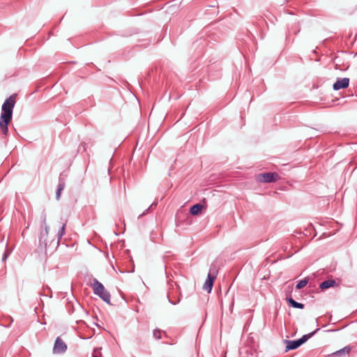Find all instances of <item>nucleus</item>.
Wrapping results in <instances>:
<instances>
[{
	"label": "nucleus",
	"instance_id": "16",
	"mask_svg": "<svg viewBox=\"0 0 357 357\" xmlns=\"http://www.w3.org/2000/svg\"><path fill=\"white\" fill-rule=\"evenodd\" d=\"M160 334H161V331L158 329V328L153 330V335L157 340L161 339V335Z\"/></svg>",
	"mask_w": 357,
	"mask_h": 357
},
{
	"label": "nucleus",
	"instance_id": "10",
	"mask_svg": "<svg viewBox=\"0 0 357 357\" xmlns=\"http://www.w3.org/2000/svg\"><path fill=\"white\" fill-rule=\"evenodd\" d=\"M335 285H337L335 280L331 279V280H327L322 282L319 284V287L321 289H327L330 287H335Z\"/></svg>",
	"mask_w": 357,
	"mask_h": 357
},
{
	"label": "nucleus",
	"instance_id": "9",
	"mask_svg": "<svg viewBox=\"0 0 357 357\" xmlns=\"http://www.w3.org/2000/svg\"><path fill=\"white\" fill-rule=\"evenodd\" d=\"M287 343L286 345V351L293 350L298 348L300 346H301V344L300 341L298 340H286Z\"/></svg>",
	"mask_w": 357,
	"mask_h": 357
},
{
	"label": "nucleus",
	"instance_id": "22",
	"mask_svg": "<svg viewBox=\"0 0 357 357\" xmlns=\"http://www.w3.org/2000/svg\"><path fill=\"white\" fill-rule=\"evenodd\" d=\"M169 301L172 304H173V305H176V304H177V303H178L179 300H178V301H171V299L169 298Z\"/></svg>",
	"mask_w": 357,
	"mask_h": 357
},
{
	"label": "nucleus",
	"instance_id": "21",
	"mask_svg": "<svg viewBox=\"0 0 357 357\" xmlns=\"http://www.w3.org/2000/svg\"><path fill=\"white\" fill-rule=\"evenodd\" d=\"M81 147L83 148L84 151H86L87 149V144L84 142L82 143V144L80 145V146L79 148V151L81 149Z\"/></svg>",
	"mask_w": 357,
	"mask_h": 357
},
{
	"label": "nucleus",
	"instance_id": "6",
	"mask_svg": "<svg viewBox=\"0 0 357 357\" xmlns=\"http://www.w3.org/2000/svg\"><path fill=\"white\" fill-rule=\"evenodd\" d=\"M349 84V78H337L336 82L333 84V89L335 91H338L342 89H346Z\"/></svg>",
	"mask_w": 357,
	"mask_h": 357
},
{
	"label": "nucleus",
	"instance_id": "14",
	"mask_svg": "<svg viewBox=\"0 0 357 357\" xmlns=\"http://www.w3.org/2000/svg\"><path fill=\"white\" fill-rule=\"evenodd\" d=\"M66 223H63L62 224V226L61 227V229H59V231H58V234H57V238H58V241H57V243H56V245H58L59 244V241L61 240V238L64 236L65 234V231H66Z\"/></svg>",
	"mask_w": 357,
	"mask_h": 357
},
{
	"label": "nucleus",
	"instance_id": "1",
	"mask_svg": "<svg viewBox=\"0 0 357 357\" xmlns=\"http://www.w3.org/2000/svg\"><path fill=\"white\" fill-rule=\"evenodd\" d=\"M17 94L14 93L7 98L1 107L0 116V133L6 135L8 131V126L12 120L13 111L16 102Z\"/></svg>",
	"mask_w": 357,
	"mask_h": 357
},
{
	"label": "nucleus",
	"instance_id": "4",
	"mask_svg": "<svg viewBox=\"0 0 357 357\" xmlns=\"http://www.w3.org/2000/svg\"><path fill=\"white\" fill-rule=\"evenodd\" d=\"M280 178L276 172H267L258 175V181L263 183H272L276 181Z\"/></svg>",
	"mask_w": 357,
	"mask_h": 357
},
{
	"label": "nucleus",
	"instance_id": "11",
	"mask_svg": "<svg viewBox=\"0 0 357 357\" xmlns=\"http://www.w3.org/2000/svg\"><path fill=\"white\" fill-rule=\"evenodd\" d=\"M203 205L201 204H196L192 205L190 208V213L192 215H197L203 208Z\"/></svg>",
	"mask_w": 357,
	"mask_h": 357
},
{
	"label": "nucleus",
	"instance_id": "19",
	"mask_svg": "<svg viewBox=\"0 0 357 357\" xmlns=\"http://www.w3.org/2000/svg\"><path fill=\"white\" fill-rule=\"evenodd\" d=\"M64 187H65L64 182H62V181H60V182H59V183L58 185V188H57L59 189V190H63Z\"/></svg>",
	"mask_w": 357,
	"mask_h": 357
},
{
	"label": "nucleus",
	"instance_id": "7",
	"mask_svg": "<svg viewBox=\"0 0 357 357\" xmlns=\"http://www.w3.org/2000/svg\"><path fill=\"white\" fill-rule=\"evenodd\" d=\"M215 278H216V275H212L211 273L210 272L208 274L207 278H206L205 283L203 286V289L204 290L207 291L208 293H210L213 288V282Z\"/></svg>",
	"mask_w": 357,
	"mask_h": 357
},
{
	"label": "nucleus",
	"instance_id": "18",
	"mask_svg": "<svg viewBox=\"0 0 357 357\" xmlns=\"http://www.w3.org/2000/svg\"><path fill=\"white\" fill-rule=\"evenodd\" d=\"M10 254V252L8 251L7 249H6L4 253L2 256V259H1L2 261H5L7 259V258L8 257Z\"/></svg>",
	"mask_w": 357,
	"mask_h": 357
},
{
	"label": "nucleus",
	"instance_id": "5",
	"mask_svg": "<svg viewBox=\"0 0 357 357\" xmlns=\"http://www.w3.org/2000/svg\"><path fill=\"white\" fill-rule=\"evenodd\" d=\"M67 350L66 344L60 338L57 337L55 340L53 352L54 354H63Z\"/></svg>",
	"mask_w": 357,
	"mask_h": 357
},
{
	"label": "nucleus",
	"instance_id": "8",
	"mask_svg": "<svg viewBox=\"0 0 357 357\" xmlns=\"http://www.w3.org/2000/svg\"><path fill=\"white\" fill-rule=\"evenodd\" d=\"M351 350V347L350 346H346L344 348L333 353L332 356L333 357H347Z\"/></svg>",
	"mask_w": 357,
	"mask_h": 357
},
{
	"label": "nucleus",
	"instance_id": "12",
	"mask_svg": "<svg viewBox=\"0 0 357 357\" xmlns=\"http://www.w3.org/2000/svg\"><path fill=\"white\" fill-rule=\"evenodd\" d=\"M287 301L288 303L294 308H298V309H303L304 305L301 303H298L296 301H294L292 298H287Z\"/></svg>",
	"mask_w": 357,
	"mask_h": 357
},
{
	"label": "nucleus",
	"instance_id": "23",
	"mask_svg": "<svg viewBox=\"0 0 357 357\" xmlns=\"http://www.w3.org/2000/svg\"><path fill=\"white\" fill-rule=\"evenodd\" d=\"M92 357H98V356L95 355V354H93L92 355Z\"/></svg>",
	"mask_w": 357,
	"mask_h": 357
},
{
	"label": "nucleus",
	"instance_id": "13",
	"mask_svg": "<svg viewBox=\"0 0 357 357\" xmlns=\"http://www.w3.org/2000/svg\"><path fill=\"white\" fill-rule=\"evenodd\" d=\"M319 331V328H317L315 331H314L312 333H310L308 334L304 335L302 336V337L299 338L298 340L300 341L301 345L304 344L308 339L312 337L314 334H316Z\"/></svg>",
	"mask_w": 357,
	"mask_h": 357
},
{
	"label": "nucleus",
	"instance_id": "15",
	"mask_svg": "<svg viewBox=\"0 0 357 357\" xmlns=\"http://www.w3.org/2000/svg\"><path fill=\"white\" fill-rule=\"evenodd\" d=\"M308 283V279L304 278L301 280H300L296 285V289H301L303 287H304Z\"/></svg>",
	"mask_w": 357,
	"mask_h": 357
},
{
	"label": "nucleus",
	"instance_id": "2",
	"mask_svg": "<svg viewBox=\"0 0 357 357\" xmlns=\"http://www.w3.org/2000/svg\"><path fill=\"white\" fill-rule=\"evenodd\" d=\"M91 287L93 289V293L98 296L106 303L111 305V296L110 294L105 289L103 284L97 279H93Z\"/></svg>",
	"mask_w": 357,
	"mask_h": 357
},
{
	"label": "nucleus",
	"instance_id": "17",
	"mask_svg": "<svg viewBox=\"0 0 357 357\" xmlns=\"http://www.w3.org/2000/svg\"><path fill=\"white\" fill-rule=\"evenodd\" d=\"M157 203H153L147 209H146L142 213H141L139 216H138V218H142L143 215H144L145 214H146L149 209L153 206H156Z\"/></svg>",
	"mask_w": 357,
	"mask_h": 357
},
{
	"label": "nucleus",
	"instance_id": "20",
	"mask_svg": "<svg viewBox=\"0 0 357 357\" xmlns=\"http://www.w3.org/2000/svg\"><path fill=\"white\" fill-rule=\"evenodd\" d=\"M61 191L62 190H59V189L57 188V190L56 192V198L57 200L60 199Z\"/></svg>",
	"mask_w": 357,
	"mask_h": 357
},
{
	"label": "nucleus",
	"instance_id": "3",
	"mask_svg": "<svg viewBox=\"0 0 357 357\" xmlns=\"http://www.w3.org/2000/svg\"><path fill=\"white\" fill-rule=\"evenodd\" d=\"M44 223V229L41 230L40 237H39V248L40 250H46L47 249L48 241H47V237L49 234V226L46 223L45 219H44L43 221Z\"/></svg>",
	"mask_w": 357,
	"mask_h": 357
}]
</instances>
